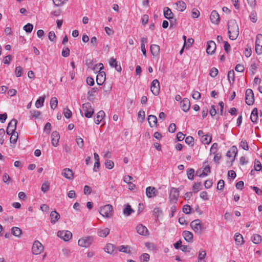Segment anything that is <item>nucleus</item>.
Returning <instances> with one entry per match:
<instances>
[{
    "mask_svg": "<svg viewBox=\"0 0 262 262\" xmlns=\"http://www.w3.org/2000/svg\"><path fill=\"white\" fill-rule=\"evenodd\" d=\"M11 233L15 236L20 237L21 233V230L17 227H14L11 229Z\"/></svg>",
    "mask_w": 262,
    "mask_h": 262,
    "instance_id": "c756f323",
    "label": "nucleus"
},
{
    "mask_svg": "<svg viewBox=\"0 0 262 262\" xmlns=\"http://www.w3.org/2000/svg\"><path fill=\"white\" fill-rule=\"evenodd\" d=\"M262 166L259 161L255 160L254 164V170L259 171L261 169Z\"/></svg>",
    "mask_w": 262,
    "mask_h": 262,
    "instance_id": "3c124183",
    "label": "nucleus"
},
{
    "mask_svg": "<svg viewBox=\"0 0 262 262\" xmlns=\"http://www.w3.org/2000/svg\"><path fill=\"white\" fill-rule=\"evenodd\" d=\"M55 6H61L63 5L67 0H52Z\"/></svg>",
    "mask_w": 262,
    "mask_h": 262,
    "instance_id": "603ef678",
    "label": "nucleus"
},
{
    "mask_svg": "<svg viewBox=\"0 0 262 262\" xmlns=\"http://www.w3.org/2000/svg\"><path fill=\"white\" fill-rule=\"evenodd\" d=\"M49 184L48 182H44L41 186V191L43 192H46L49 190Z\"/></svg>",
    "mask_w": 262,
    "mask_h": 262,
    "instance_id": "8fccbe9b",
    "label": "nucleus"
},
{
    "mask_svg": "<svg viewBox=\"0 0 262 262\" xmlns=\"http://www.w3.org/2000/svg\"><path fill=\"white\" fill-rule=\"evenodd\" d=\"M61 174L65 178L69 180H72L73 178L74 173L71 169L66 168L62 170Z\"/></svg>",
    "mask_w": 262,
    "mask_h": 262,
    "instance_id": "f3484780",
    "label": "nucleus"
},
{
    "mask_svg": "<svg viewBox=\"0 0 262 262\" xmlns=\"http://www.w3.org/2000/svg\"><path fill=\"white\" fill-rule=\"evenodd\" d=\"M105 80V73L100 71L96 76V82L98 85H101Z\"/></svg>",
    "mask_w": 262,
    "mask_h": 262,
    "instance_id": "dca6fc26",
    "label": "nucleus"
},
{
    "mask_svg": "<svg viewBox=\"0 0 262 262\" xmlns=\"http://www.w3.org/2000/svg\"><path fill=\"white\" fill-rule=\"evenodd\" d=\"M241 146L242 148L246 150H248L249 149V146L246 140L243 139L241 142Z\"/></svg>",
    "mask_w": 262,
    "mask_h": 262,
    "instance_id": "6e6d98bb",
    "label": "nucleus"
},
{
    "mask_svg": "<svg viewBox=\"0 0 262 262\" xmlns=\"http://www.w3.org/2000/svg\"><path fill=\"white\" fill-rule=\"evenodd\" d=\"M52 144L54 146H57V145L58 144V141L60 138L59 134V133L56 132H53L52 133Z\"/></svg>",
    "mask_w": 262,
    "mask_h": 262,
    "instance_id": "4be33fe9",
    "label": "nucleus"
},
{
    "mask_svg": "<svg viewBox=\"0 0 262 262\" xmlns=\"http://www.w3.org/2000/svg\"><path fill=\"white\" fill-rule=\"evenodd\" d=\"M110 230L108 228H100L97 229V235L101 237H106L110 233Z\"/></svg>",
    "mask_w": 262,
    "mask_h": 262,
    "instance_id": "2eb2a0df",
    "label": "nucleus"
},
{
    "mask_svg": "<svg viewBox=\"0 0 262 262\" xmlns=\"http://www.w3.org/2000/svg\"><path fill=\"white\" fill-rule=\"evenodd\" d=\"M191 211V207L188 205H185L183 207V212L185 214H189Z\"/></svg>",
    "mask_w": 262,
    "mask_h": 262,
    "instance_id": "338daca9",
    "label": "nucleus"
},
{
    "mask_svg": "<svg viewBox=\"0 0 262 262\" xmlns=\"http://www.w3.org/2000/svg\"><path fill=\"white\" fill-rule=\"evenodd\" d=\"M70 49L68 48H64L62 51V56L64 57H67L70 55Z\"/></svg>",
    "mask_w": 262,
    "mask_h": 262,
    "instance_id": "e2e57ef3",
    "label": "nucleus"
},
{
    "mask_svg": "<svg viewBox=\"0 0 262 262\" xmlns=\"http://www.w3.org/2000/svg\"><path fill=\"white\" fill-rule=\"evenodd\" d=\"M114 248L115 246L112 244L109 243L106 245L104 249L105 252H107V253L111 254L114 252Z\"/></svg>",
    "mask_w": 262,
    "mask_h": 262,
    "instance_id": "7c9ffc66",
    "label": "nucleus"
},
{
    "mask_svg": "<svg viewBox=\"0 0 262 262\" xmlns=\"http://www.w3.org/2000/svg\"><path fill=\"white\" fill-rule=\"evenodd\" d=\"M133 212L134 210L132 209L130 206L129 204H127L123 209V213L126 216L130 215Z\"/></svg>",
    "mask_w": 262,
    "mask_h": 262,
    "instance_id": "2f4dec72",
    "label": "nucleus"
},
{
    "mask_svg": "<svg viewBox=\"0 0 262 262\" xmlns=\"http://www.w3.org/2000/svg\"><path fill=\"white\" fill-rule=\"evenodd\" d=\"M162 213V210L159 207L155 208L153 210L154 215L157 217H158L159 216L161 215Z\"/></svg>",
    "mask_w": 262,
    "mask_h": 262,
    "instance_id": "5fc2aeb1",
    "label": "nucleus"
},
{
    "mask_svg": "<svg viewBox=\"0 0 262 262\" xmlns=\"http://www.w3.org/2000/svg\"><path fill=\"white\" fill-rule=\"evenodd\" d=\"M201 186V182H198V183H194V184L193 185V187H192V189H193V190L194 192H198L200 189V186Z\"/></svg>",
    "mask_w": 262,
    "mask_h": 262,
    "instance_id": "bf43d9fd",
    "label": "nucleus"
},
{
    "mask_svg": "<svg viewBox=\"0 0 262 262\" xmlns=\"http://www.w3.org/2000/svg\"><path fill=\"white\" fill-rule=\"evenodd\" d=\"M110 65L111 67L115 68L116 70L118 72H121L122 69L120 64H118L116 59L111 58L109 62Z\"/></svg>",
    "mask_w": 262,
    "mask_h": 262,
    "instance_id": "412c9836",
    "label": "nucleus"
},
{
    "mask_svg": "<svg viewBox=\"0 0 262 262\" xmlns=\"http://www.w3.org/2000/svg\"><path fill=\"white\" fill-rule=\"evenodd\" d=\"M76 143L78 145V146L80 148H82L83 147V139L80 137H77L76 139Z\"/></svg>",
    "mask_w": 262,
    "mask_h": 262,
    "instance_id": "69168bd1",
    "label": "nucleus"
},
{
    "mask_svg": "<svg viewBox=\"0 0 262 262\" xmlns=\"http://www.w3.org/2000/svg\"><path fill=\"white\" fill-rule=\"evenodd\" d=\"M216 49V44L214 41L210 40L207 42L206 53L212 55L214 53Z\"/></svg>",
    "mask_w": 262,
    "mask_h": 262,
    "instance_id": "ddd939ff",
    "label": "nucleus"
},
{
    "mask_svg": "<svg viewBox=\"0 0 262 262\" xmlns=\"http://www.w3.org/2000/svg\"><path fill=\"white\" fill-rule=\"evenodd\" d=\"M93 241V236H87L80 238L78 241V244L80 247L89 248L92 245Z\"/></svg>",
    "mask_w": 262,
    "mask_h": 262,
    "instance_id": "20e7f679",
    "label": "nucleus"
},
{
    "mask_svg": "<svg viewBox=\"0 0 262 262\" xmlns=\"http://www.w3.org/2000/svg\"><path fill=\"white\" fill-rule=\"evenodd\" d=\"M175 9L179 11H183L186 8L185 3L183 1H179L175 4Z\"/></svg>",
    "mask_w": 262,
    "mask_h": 262,
    "instance_id": "bb28decb",
    "label": "nucleus"
},
{
    "mask_svg": "<svg viewBox=\"0 0 262 262\" xmlns=\"http://www.w3.org/2000/svg\"><path fill=\"white\" fill-rule=\"evenodd\" d=\"M99 89L98 88H93L92 89L91 91L88 92V99L90 101H93V97L94 96V93L96 91H98Z\"/></svg>",
    "mask_w": 262,
    "mask_h": 262,
    "instance_id": "72a5a7b5",
    "label": "nucleus"
},
{
    "mask_svg": "<svg viewBox=\"0 0 262 262\" xmlns=\"http://www.w3.org/2000/svg\"><path fill=\"white\" fill-rule=\"evenodd\" d=\"M103 64L102 63H99L93 66L92 68L94 72H97L98 69H99V71L100 72L103 69Z\"/></svg>",
    "mask_w": 262,
    "mask_h": 262,
    "instance_id": "a18cd8bd",
    "label": "nucleus"
},
{
    "mask_svg": "<svg viewBox=\"0 0 262 262\" xmlns=\"http://www.w3.org/2000/svg\"><path fill=\"white\" fill-rule=\"evenodd\" d=\"M43 250L42 245L38 241H35L32 246V253L34 254H39Z\"/></svg>",
    "mask_w": 262,
    "mask_h": 262,
    "instance_id": "9d476101",
    "label": "nucleus"
},
{
    "mask_svg": "<svg viewBox=\"0 0 262 262\" xmlns=\"http://www.w3.org/2000/svg\"><path fill=\"white\" fill-rule=\"evenodd\" d=\"M57 236L64 241H69L72 237V233L68 230L59 231Z\"/></svg>",
    "mask_w": 262,
    "mask_h": 262,
    "instance_id": "6e6552de",
    "label": "nucleus"
},
{
    "mask_svg": "<svg viewBox=\"0 0 262 262\" xmlns=\"http://www.w3.org/2000/svg\"><path fill=\"white\" fill-rule=\"evenodd\" d=\"M22 71H23V69L20 66L17 67L15 68V74L16 76L17 77H20L21 76Z\"/></svg>",
    "mask_w": 262,
    "mask_h": 262,
    "instance_id": "052dcab7",
    "label": "nucleus"
},
{
    "mask_svg": "<svg viewBox=\"0 0 262 262\" xmlns=\"http://www.w3.org/2000/svg\"><path fill=\"white\" fill-rule=\"evenodd\" d=\"M105 116V113L103 111H100L97 114L96 118L94 119L95 123L99 124Z\"/></svg>",
    "mask_w": 262,
    "mask_h": 262,
    "instance_id": "b1692460",
    "label": "nucleus"
},
{
    "mask_svg": "<svg viewBox=\"0 0 262 262\" xmlns=\"http://www.w3.org/2000/svg\"><path fill=\"white\" fill-rule=\"evenodd\" d=\"M17 122V120L14 119L8 123L6 129V133L8 135H10L11 134L16 132L15 130L16 129Z\"/></svg>",
    "mask_w": 262,
    "mask_h": 262,
    "instance_id": "9b49d317",
    "label": "nucleus"
},
{
    "mask_svg": "<svg viewBox=\"0 0 262 262\" xmlns=\"http://www.w3.org/2000/svg\"><path fill=\"white\" fill-rule=\"evenodd\" d=\"M206 256V252L204 250H200L199 252L198 259L203 260Z\"/></svg>",
    "mask_w": 262,
    "mask_h": 262,
    "instance_id": "09e8293b",
    "label": "nucleus"
},
{
    "mask_svg": "<svg viewBox=\"0 0 262 262\" xmlns=\"http://www.w3.org/2000/svg\"><path fill=\"white\" fill-rule=\"evenodd\" d=\"M11 136L10 138V141L11 143H16L18 139V133L14 132L10 134Z\"/></svg>",
    "mask_w": 262,
    "mask_h": 262,
    "instance_id": "58836bf2",
    "label": "nucleus"
},
{
    "mask_svg": "<svg viewBox=\"0 0 262 262\" xmlns=\"http://www.w3.org/2000/svg\"><path fill=\"white\" fill-rule=\"evenodd\" d=\"M45 99V96L40 97L39 98V99H37L35 102V106L37 108H39V107H41V106H42L43 105Z\"/></svg>",
    "mask_w": 262,
    "mask_h": 262,
    "instance_id": "473e14b6",
    "label": "nucleus"
},
{
    "mask_svg": "<svg viewBox=\"0 0 262 262\" xmlns=\"http://www.w3.org/2000/svg\"><path fill=\"white\" fill-rule=\"evenodd\" d=\"M114 162L112 160H106L105 162V166L106 168L111 169L114 167Z\"/></svg>",
    "mask_w": 262,
    "mask_h": 262,
    "instance_id": "de8ad7c7",
    "label": "nucleus"
},
{
    "mask_svg": "<svg viewBox=\"0 0 262 262\" xmlns=\"http://www.w3.org/2000/svg\"><path fill=\"white\" fill-rule=\"evenodd\" d=\"M181 107L184 112H187L190 107V102L189 100L187 98L183 99V100L181 102Z\"/></svg>",
    "mask_w": 262,
    "mask_h": 262,
    "instance_id": "a211bd4d",
    "label": "nucleus"
},
{
    "mask_svg": "<svg viewBox=\"0 0 262 262\" xmlns=\"http://www.w3.org/2000/svg\"><path fill=\"white\" fill-rule=\"evenodd\" d=\"M228 79L230 83L233 84L234 81V72L233 70H231L228 73Z\"/></svg>",
    "mask_w": 262,
    "mask_h": 262,
    "instance_id": "f704fd0d",
    "label": "nucleus"
},
{
    "mask_svg": "<svg viewBox=\"0 0 262 262\" xmlns=\"http://www.w3.org/2000/svg\"><path fill=\"white\" fill-rule=\"evenodd\" d=\"M3 181L5 183H6L7 185H9L10 183H11V180L10 177L6 173H4L3 177Z\"/></svg>",
    "mask_w": 262,
    "mask_h": 262,
    "instance_id": "37998d69",
    "label": "nucleus"
},
{
    "mask_svg": "<svg viewBox=\"0 0 262 262\" xmlns=\"http://www.w3.org/2000/svg\"><path fill=\"white\" fill-rule=\"evenodd\" d=\"M30 113L33 117L36 118H38L40 115V112L36 110H31Z\"/></svg>",
    "mask_w": 262,
    "mask_h": 262,
    "instance_id": "0e129e2a",
    "label": "nucleus"
},
{
    "mask_svg": "<svg viewBox=\"0 0 262 262\" xmlns=\"http://www.w3.org/2000/svg\"><path fill=\"white\" fill-rule=\"evenodd\" d=\"M5 135V131L4 129L1 128L0 129V144L2 145L4 142V136Z\"/></svg>",
    "mask_w": 262,
    "mask_h": 262,
    "instance_id": "13d9d810",
    "label": "nucleus"
},
{
    "mask_svg": "<svg viewBox=\"0 0 262 262\" xmlns=\"http://www.w3.org/2000/svg\"><path fill=\"white\" fill-rule=\"evenodd\" d=\"M261 241V237L259 234H254L252 237V242L255 244L260 243Z\"/></svg>",
    "mask_w": 262,
    "mask_h": 262,
    "instance_id": "4c0bfd02",
    "label": "nucleus"
},
{
    "mask_svg": "<svg viewBox=\"0 0 262 262\" xmlns=\"http://www.w3.org/2000/svg\"><path fill=\"white\" fill-rule=\"evenodd\" d=\"M245 100L248 105H252L254 101V96L253 91L248 89L246 91Z\"/></svg>",
    "mask_w": 262,
    "mask_h": 262,
    "instance_id": "423d86ee",
    "label": "nucleus"
},
{
    "mask_svg": "<svg viewBox=\"0 0 262 262\" xmlns=\"http://www.w3.org/2000/svg\"><path fill=\"white\" fill-rule=\"evenodd\" d=\"M179 190L178 189L172 187L170 191L169 199L172 203H176L179 197Z\"/></svg>",
    "mask_w": 262,
    "mask_h": 262,
    "instance_id": "f8f14e48",
    "label": "nucleus"
},
{
    "mask_svg": "<svg viewBox=\"0 0 262 262\" xmlns=\"http://www.w3.org/2000/svg\"><path fill=\"white\" fill-rule=\"evenodd\" d=\"M148 121L151 127L156 126L157 123V118L155 115H150L148 117Z\"/></svg>",
    "mask_w": 262,
    "mask_h": 262,
    "instance_id": "393cba45",
    "label": "nucleus"
},
{
    "mask_svg": "<svg viewBox=\"0 0 262 262\" xmlns=\"http://www.w3.org/2000/svg\"><path fill=\"white\" fill-rule=\"evenodd\" d=\"M82 108L84 112V116L85 117L90 118L92 117V115L94 113V111L89 102L83 104Z\"/></svg>",
    "mask_w": 262,
    "mask_h": 262,
    "instance_id": "39448f33",
    "label": "nucleus"
},
{
    "mask_svg": "<svg viewBox=\"0 0 262 262\" xmlns=\"http://www.w3.org/2000/svg\"><path fill=\"white\" fill-rule=\"evenodd\" d=\"M150 51L153 56H158L160 53V47L157 45H152L150 46Z\"/></svg>",
    "mask_w": 262,
    "mask_h": 262,
    "instance_id": "cd10ccee",
    "label": "nucleus"
},
{
    "mask_svg": "<svg viewBox=\"0 0 262 262\" xmlns=\"http://www.w3.org/2000/svg\"><path fill=\"white\" fill-rule=\"evenodd\" d=\"M164 16H170L172 14L171 10L168 7H165L163 9Z\"/></svg>",
    "mask_w": 262,
    "mask_h": 262,
    "instance_id": "774afa93",
    "label": "nucleus"
},
{
    "mask_svg": "<svg viewBox=\"0 0 262 262\" xmlns=\"http://www.w3.org/2000/svg\"><path fill=\"white\" fill-rule=\"evenodd\" d=\"M255 52L258 55L262 54V34L257 35L255 41Z\"/></svg>",
    "mask_w": 262,
    "mask_h": 262,
    "instance_id": "0eeeda50",
    "label": "nucleus"
},
{
    "mask_svg": "<svg viewBox=\"0 0 262 262\" xmlns=\"http://www.w3.org/2000/svg\"><path fill=\"white\" fill-rule=\"evenodd\" d=\"M63 113L66 118H70L72 117V112L68 108L64 109Z\"/></svg>",
    "mask_w": 262,
    "mask_h": 262,
    "instance_id": "864d4df0",
    "label": "nucleus"
},
{
    "mask_svg": "<svg viewBox=\"0 0 262 262\" xmlns=\"http://www.w3.org/2000/svg\"><path fill=\"white\" fill-rule=\"evenodd\" d=\"M234 239L237 245H241L243 244L244 239L243 236L241 234L236 233L234 235Z\"/></svg>",
    "mask_w": 262,
    "mask_h": 262,
    "instance_id": "c85d7f7f",
    "label": "nucleus"
},
{
    "mask_svg": "<svg viewBox=\"0 0 262 262\" xmlns=\"http://www.w3.org/2000/svg\"><path fill=\"white\" fill-rule=\"evenodd\" d=\"M203 167V171L202 173L199 175L200 177L207 176L208 173L210 172V167L209 166L207 161L204 162Z\"/></svg>",
    "mask_w": 262,
    "mask_h": 262,
    "instance_id": "6ab92c4d",
    "label": "nucleus"
},
{
    "mask_svg": "<svg viewBox=\"0 0 262 262\" xmlns=\"http://www.w3.org/2000/svg\"><path fill=\"white\" fill-rule=\"evenodd\" d=\"M91 45L93 48H96L97 46V39L96 37L93 36L91 38L90 41Z\"/></svg>",
    "mask_w": 262,
    "mask_h": 262,
    "instance_id": "680f3d73",
    "label": "nucleus"
},
{
    "mask_svg": "<svg viewBox=\"0 0 262 262\" xmlns=\"http://www.w3.org/2000/svg\"><path fill=\"white\" fill-rule=\"evenodd\" d=\"M228 33L229 38L231 40H235L239 35V29L236 21L234 19H231L228 23Z\"/></svg>",
    "mask_w": 262,
    "mask_h": 262,
    "instance_id": "f257e3e1",
    "label": "nucleus"
},
{
    "mask_svg": "<svg viewBox=\"0 0 262 262\" xmlns=\"http://www.w3.org/2000/svg\"><path fill=\"white\" fill-rule=\"evenodd\" d=\"M99 213L106 218H110L113 215V207L110 204H107L101 207Z\"/></svg>",
    "mask_w": 262,
    "mask_h": 262,
    "instance_id": "7ed1b4c3",
    "label": "nucleus"
},
{
    "mask_svg": "<svg viewBox=\"0 0 262 262\" xmlns=\"http://www.w3.org/2000/svg\"><path fill=\"white\" fill-rule=\"evenodd\" d=\"M118 250L120 252L129 253H130L129 247L128 246H120L118 248Z\"/></svg>",
    "mask_w": 262,
    "mask_h": 262,
    "instance_id": "e433bc0d",
    "label": "nucleus"
},
{
    "mask_svg": "<svg viewBox=\"0 0 262 262\" xmlns=\"http://www.w3.org/2000/svg\"><path fill=\"white\" fill-rule=\"evenodd\" d=\"M57 104H58L57 99L56 97L52 98L50 100L51 107L52 109L54 110L57 107Z\"/></svg>",
    "mask_w": 262,
    "mask_h": 262,
    "instance_id": "79ce46f5",
    "label": "nucleus"
},
{
    "mask_svg": "<svg viewBox=\"0 0 262 262\" xmlns=\"http://www.w3.org/2000/svg\"><path fill=\"white\" fill-rule=\"evenodd\" d=\"M136 230L137 232L140 235L146 236L148 234L147 228L142 225H138L136 227Z\"/></svg>",
    "mask_w": 262,
    "mask_h": 262,
    "instance_id": "aec40b11",
    "label": "nucleus"
},
{
    "mask_svg": "<svg viewBox=\"0 0 262 262\" xmlns=\"http://www.w3.org/2000/svg\"><path fill=\"white\" fill-rule=\"evenodd\" d=\"M218 74V70L216 68H212L210 70L209 75L211 77H215Z\"/></svg>",
    "mask_w": 262,
    "mask_h": 262,
    "instance_id": "49530a36",
    "label": "nucleus"
},
{
    "mask_svg": "<svg viewBox=\"0 0 262 262\" xmlns=\"http://www.w3.org/2000/svg\"><path fill=\"white\" fill-rule=\"evenodd\" d=\"M157 191L154 187L149 186L146 189V194L148 198H151L157 195Z\"/></svg>",
    "mask_w": 262,
    "mask_h": 262,
    "instance_id": "4468645a",
    "label": "nucleus"
},
{
    "mask_svg": "<svg viewBox=\"0 0 262 262\" xmlns=\"http://www.w3.org/2000/svg\"><path fill=\"white\" fill-rule=\"evenodd\" d=\"M194 170L193 168H189L187 170V178L190 180H193L194 178Z\"/></svg>",
    "mask_w": 262,
    "mask_h": 262,
    "instance_id": "c9c22d12",
    "label": "nucleus"
},
{
    "mask_svg": "<svg viewBox=\"0 0 262 262\" xmlns=\"http://www.w3.org/2000/svg\"><path fill=\"white\" fill-rule=\"evenodd\" d=\"M185 143L190 145L191 146H193L194 144V139L192 136H188L185 138Z\"/></svg>",
    "mask_w": 262,
    "mask_h": 262,
    "instance_id": "c03bdc74",
    "label": "nucleus"
},
{
    "mask_svg": "<svg viewBox=\"0 0 262 262\" xmlns=\"http://www.w3.org/2000/svg\"><path fill=\"white\" fill-rule=\"evenodd\" d=\"M190 226L195 233L199 234H201L206 229V227L199 219L192 221L190 223Z\"/></svg>",
    "mask_w": 262,
    "mask_h": 262,
    "instance_id": "f03ea898",
    "label": "nucleus"
},
{
    "mask_svg": "<svg viewBox=\"0 0 262 262\" xmlns=\"http://www.w3.org/2000/svg\"><path fill=\"white\" fill-rule=\"evenodd\" d=\"M202 143L204 144H209L211 141V137H209L208 135L202 136Z\"/></svg>",
    "mask_w": 262,
    "mask_h": 262,
    "instance_id": "ea45409f",
    "label": "nucleus"
},
{
    "mask_svg": "<svg viewBox=\"0 0 262 262\" xmlns=\"http://www.w3.org/2000/svg\"><path fill=\"white\" fill-rule=\"evenodd\" d=\"M23 29L27 33H31L33 29V25L28 23L24 26Z\"/></svg>",
    "mask_w": 262,
    "mask_h": 262,
    "instance_id": "a19ab883",
    "label": "nucleus"
},
{
    "mask_svg": "<svg viewBox=\"0 0 262 262\" xmlns=\"http://www.w3.org/2000/svg\"><path fill=\"white\" fill-rule=\"evenodd\" d=\"M51 223L52 224H55L60 219L59 214L56 211H53L50 213Z\"/></svg>",
    "mask_w": 262,
    "mask_h": 262,
    "instance_id": "5701e85b",
    "label": "nucleus"
},
{
    "mask_svg": "<svg viewBox=\"0 0 262 262\" xmlns=\"http://www.w3.org/2000/svg\"><path fill=\"white\" fill-rule=\"evenodd\" d=\"M183 236L185 239L189 243L192 242L193 239V234L188 231H184L183 232Z\"/></svg>",
    "mask_w": 262,
    "mask_h": 262,
    "instance_id": "a878e982",
    "label": "nucleus"
},
{
    "mask_svg": "<svg viewBox=\"0 0 262 262\" xmlns=\"http://www.w3.org/2000/svg\"><path fill=\"white\" fill-rule=\"evenodd\" d=\"M169 20L170 27L172 28L175 26L176 24V17H166Z\"/></svg>",
    "mask_w": 262,
    "mask_h": 262,
    "instance_id": "4d7b16f0",
    "label": "nucleus"
},
{
    "mask_svg": "<svg viewBox=\"0 0 262 262\" xmlns=\"http://www.w3.org/2000/svg\"><path fill=\"white\" fill-rule=\"evenodd\" d=\"M160 89V83H159L158 80H157V79L154 80L151 83V86H150L151 92L154 95L157 96L159 94Z\"/></svg>",
    "mask_w": 262,
    "mask_h": 262,
    "instance_id": "1a4fd4ad",
    "label": "nucleus"
}]
</instances>
